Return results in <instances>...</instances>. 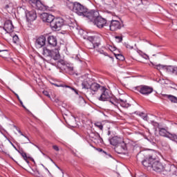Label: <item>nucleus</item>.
<instances>
[{
  "mask_svg": "<svg viewBox=\"0 0 177 177\" xmlns=\"http://www.w3.org/2000/svg\"><path fill=\"white\" fill-rule=\"evenodd\" d=\"M102 92L100 97H99V100H102V102H110L111 104H113V106H116L117 102L113 99V95L111 93H110V91L104 87H102Z\"/></svg>",
  "mask_w": 177,
  "mask_h": 177,
  "instance_id": "nucleus-1",
  "label": "nucleus"
},
{
  "mask_svg": "<svg viewBox=\"0 0 177 177\" xmlns=\"http://www.w3.org/2000/svg\"><path fill=\"white\" fill-rule=\"evenodd\" d=\"M134 92H139L143 96H149L151 93H153L154 88L152 86H147V85H140L138 86L134 87L133 88Z\"/></svg>",
  "mask_w": 177,
  "mask_h": 177,
  "instance_id": "nucleus-2",
  "label": "nucleus"
},
{
  "mask_svg": "<svg viewBox=\"0 0 177 177\" xmlns=\"http://www.w3.org/2000/svg\"><path fill=\"white\" fill-rule=\"evenodd\" d=\"M87 39L89 41L87 44L88 49L99 48V45H100V39L99 37L96 36H88Z\"/></svg>",
  "mask_w": 177,
  "mask_h": 177,
  "instance_id": "nucleus-3",
  "label": "nucleus"
},
{
  "mask_svg": "<svg viewBox=\"0 0 177 177\" xmlns=\"http://www.w3.org/2000/svg\"><path fill=\"white\" fill-rule=\"evenodd\" d=\"M159 135L160 136H163L164 138H167L170 140L177 143V134L171 133L164 128H159Z\"/></svg>",
  "mask_w": 177,
  "mask_h": 177,
  "instance_id": "nucleus-4",
  "label": "nucleus"
},
{
  "mask_svg": "<svg viewBox=\"0 0 177 177\" xmlns=\"http://www.w3.org/2000/svg\"><path fill=\"white\" fill-rule=\"evenodd\" d=\"M128 151V145L124 142V140L115 147V151L118 153V154H126Z\"/></svg>",
  "mask_w": 177,
  "mask_h": 177,
  "instance_id": "nucleus-5",
  "label": "nucleus"
},
{
  "mask_svg": "<svg viewBox=\"0 0 177 177\" xmlns=\"http://www.w3.org/2000/svg\"><path fill=\"white\" fill-rule=\"evenodd\" d=\"M63 26H64V19L61 17H58L54 18V20L51 22L50 27L53 30H60Z\"/></svg>",
  "mask_w": 177,
  "mask_h": 177,
  "instance_id": "nucleus-6",
  "label": "nucleus"
},
{
  "mask_svg": "<svg viewBox=\"0 0 177 177\" xmlns=\"http://www.w3.org/2000/svg\"><path fill=\"white\" fill-rule=\"evenodd\" d=\"M98 16H100L99 14V11L92 10H88V8L86 9L85 13L83 15V17H86V19H88L90 21H93V20L95 21V19H96Z\"/></svg>",
  "mask_w": 177,
  "mask_h": 177,
  "instance_id": "nucleus-7",
  "label": "nucleus"
},
{
  "mask_svg": "<svg viewBox=\"0 0 177 177\" xmlns=\"http://www.w3.org/2000/svg\"><path fill=\"white\" fill-rule=\"evenodd\" d=\"M86 8L85 6L82 5L81 3L78 2H75V9L73 12L75 13H77L79 16H84V14L86 12Z\"/></svg>",
  "mask_w": 177,
  "mask_h": 177,
  "instance_id": "nucleus-8",
  "label": "nucleus"
},
{
  "mask_svg": "<svg viewBox=\"0 0 177 177\" xmlns=\"http://www.w3.org/2000/svg\"><path fill=\"white\" fill-rule=\"evenodd\" d=\"M94 24L98 27V28H103L107 26V20L98 15L94 20Z\"/></svg>",
  "mask_w": 177,
  "mask_h": 177,
  "instance_id": "nucleus-9",
  "label": "nucleus"
},
{
  "mask_svg": "<svg viewBox=\"0 0 177 177\" xmlns=\"http://www.w3.org/2000/svg\"><path fill=\"white\" fill-rule=\"evenodd\" d=\"M156 160V157L154 156H149V158H147L142 161V164L145 168H152L153 162Z\"/></svg>",
  "mask_w": 177,
  "mask_h": 177,
  "instance_id": "nucleus-10",
  "label": "nucleus"
},
{
  "mask_svg": "<svg viewBox=\"0 0 177 177\" xmlns=\"http://www.w3.org/2000/svg\"><path fill=\"white\" fill-rule=\"evenodd\" d=\"M122 28V24L118 20H112L111 21V24L109 25V29L111 31H117V30H121Z\"/></svg>",
  "mask_w": 177,
  "mask_h": 177,
  "instance_id": "nucleus-11",
  "label": "nucleus"
},
{
  "mask_svg": "<svg viewBox=\"0 0 177 177\" xmlns=\"http://www.w3.org/2000/svg\"><path fill=\"white\" fill-rule=\"evenodd\" d=\"M152 169L156 172H162V171H164V166L162 165V163L156 160L155 158V160H153L152 163Z\"/></svg>",
  "mask_w": 177,
  "mask_h": 177,
  "instance_id": "nucleus-12",
  "label": "nucleus"
},
{
  "mask_svg": "<svg viewBox=\"0 0 177 177\" xmlns=\"http://www.w3.org/2000/svg\"><path fill=\"white\" fill-rule=\"evenodd\" d=\"M26 17L27 21L31 23V21H34L37 19V12H35V10L26 11Z\"/></svg>",
  "mask_w": 177,
  "mask_h": 177,
  "instance_id": "nucleus-13",
  "label": "nucleus"
},
{
  "mask_svg": "<svg viewBox=\"0 0 177 177\" xmlns=\"http://www.w3.org/2000/svg\"><path fill=\"white\" fill-rule=\"evenodd\" d=\"M30 2L33 3L38 10H46L48 9L47 6L39 0H30Z\"/></svg>",
  "mask_w": 177,
  "mask_h": 177,
  "instance_id": "nucleus-14",
  "label": "nucleus"
},
{
  "mask_svg": "<svg viewBox=\"0 0 177 177\" xmlns=\"http://www.w3.org/2000/svg\"><path fill=\"white\" fill-rule=\"evenodd\" d=\"M41 18L45 23H50V26H52L53 21L55 20L53 15L45 12L41 15Z\"/></svg>",
  "mask_w": 177,
  "mask_h": 177,
  "instance_id": "nucleus-15",
  "label": "nucleus"
},
{
  "mask_svg": "<svg viewBox=\"0 0 177 177\" xmlns=\"http://www.w3.org/2000/svg\"><path fill=\"white\" fill-rule=\"evenodd\" d=\"M46 44V37H45V36L44 35H41L36 39L35 46L36 48L39 49L43 46H45Z\"/></svg>",
  "mask_w": 177,
  "mask_h": 177,
  "instance_id": "nucleus-16",
  "label": "nucleus"
},
{
  "mask_svg": "<svg viewBox=\"0 0 177 177\" xmlns=\"http://www.w3.org/2000/svg\"><path fill=\"white\" fill-rule=\"evenodd\" d=\"M3 30H5L6 32H12L15 30V26L10 20H7L4 23Z\"/></svg>",
  "mask_w": 177,
  "mask_h": 177,
  "instance_id": "nucleus-17",
  "label": "nucleus"
},
{
  "mask_svg": "<svg viewBox=\"0 0 177 177\" xmlns=\"http://www.w3.org/2000/svg\"><path fill=\"white\" fill-rule=\"evenodd\" d=\"M158 68H164L166 70L167 73H172L173 74H176L177 75V67L172 66H164L162 65H158L157 66Z\"/></svg>",
  "mask_w": 177,
  "mask_h": 177,
  "instance_id": "nucleus-18",
  "label": "nucleus"
},
{
  "mask_svg": "<svg viewBox=\"0 0 177 177\" xmlns=\"http://www.w3.org/2000/svg\"><path fill=\"white\" fill-rule=\"evenodd\" d=\"M89 138L90 139H91V140H98L100 143H102L103 142V138L100 137V134H99V133L91 132L89 134Z\"/></svg>",
  "mask_w": 177,
  "mask_h": 177,
  "instance_id": "nucleus-19",
  "label": "nucleus"
},
{
  "mask_svg": "<svg viewBox=\"0 0 177 177\" xmlns=\"http://www.w3.org/2000/svg\"><path fill=\"white\" fill-rule=\"evenodd\" d=\"M121 142H122V138H119L118 136H115L109 139L110 145L115 146V147H117V145L121 143Z\"/></svg>",
  "mask_w": 177,
  "mask_h": 177,
  "instance_id": "nucleus-20",
  "label": "nucleus"
},
{
  "mask_svg": "<svg viewBox=\"0 0 177 177\" xmlns=\"http://www.w3.org/2000/svg\"><path fill=\"white\" fill-rule=\"evenodd\" d=\"M50 57H52L54 60H59L60 59V53H59V49L55 48L51 50V54Z\"/></svg>",
  "mask_w": 177,
  "mask_h": 177,
  "instance_id": "nucleus-21",
  "label": "nucleus"
},
{
  "mask_svg": "<svg viewBox=\"0 0 177 177\" xmlns=\"http://www.w3.org/2000/svg\"><path fill=\"white\" fill-rule=\"evenodd\" d=\"M47 41L50 46H56L57 45V39L55 36H49Z\"/></svg>",
  "mask_w": 177,
  "mask_h": 177,
  "instance_id": "nucleus-22",
  "label": "nucleus"
},
{
  "mask_svg": "<svg viewBox=\"0 0 177 177\" xmlns=\"http://www.w3.org/2000/svg\"><path fill=\"white\" fill-rule=\"evenodd\" d=\"M100 88L102 89V88H104V87L100 86V84H99L96 82L91 83V86H90V89L93 92H97V91H99V89H100Z\"/></svg>",
  "mask_w": 177,
  "mask_h": 177,
  "instance_id": "nucleus-23",
  "label": "nucleus"
},
{
  "mask_svg": "<svg viewBox=\"0 0 177 177\" xmlns=\"http://www.w3.org/2000/svg\"><path fill=\"white\" fill-rule=\"evenodd\" d=\"M118 103H119L120 104V106L122 107H124V109H128V107H129V106H131L129 104V103L127 102V100H122L121 98H119L118 100Z\"/></svg>",
  "mask_w": 177,
  "mask_h": 177,
  "instance_id": "nucleus-24",
  "label": "nucleus"
},
{
  "mask_svg": "<svg viewBox=\"0 0 177 177\" xmlns=\"http://www.w3.org/2000/svg\"><path fill=\"white\" fill-rule=\"evenodd\" d=\"M165 97L169 99L171 103H177V97L172 95H165Z\"/></svg>",
  "mask_w": 177,
  "mask_h": 177,
  "instance_id": "nucleus-25",
  "label": "nucleus"
},
{
  "mask_svg": "<svg viewBox=\"0 0 177 177\" xmlns=\"http://www.w3.org/2000/svg\"><path fill=\"white\" fill-rule=\"evenodd\" d=\"M52 50L44 48L43 49L42 55L44 56V57H50V54H51Z\"/></svg>",
  "mask_w": 177,
  "mask_h": 177,
  "instance_id": "nucleus-26",
  "label": "nucleus"
},
{
  "mask_svg": "<svg viewBox=\"0 0 177 177\" xmlns=\"http://www.w3.org/2000/svg\"><path fill=\"white\" fill-rule=\"evenodd\" d=\"M82 86L83 89H90L91 84L87 80H84L82 83Z\"/></svg>",
  "mask_w": 177,
  "mask_h": 177,
  "instance_id": "nucleus-27",
  "label": "nucleus"
},
{
  "mask_svg": "<svg viewBox=\"0 0 177 177\" xmlns=\"http://www.w3.org/2000/svg\"><path fill=\"white\" fill-rule=\"evenodd\" d=\"M18 153H19V154H21V157H23L24 160H26V158L31 159V157L27 156V153L26 152H24V151H23V149L19 150Z\"/></svg>",
  "mask_w": 177,
  "mask_h": 177,
  "instance_id": "nucleus-28",
  "label": "nucleus"
},
{
  "mask_svg": "<svg viewBox=\"0 0 177 177\" xmlns=\"http://www.w3.org/2000/svg\"><path fill=\"white\" fill-rule=\"evenodd\" d=\"M67 8L70 9V10H73L74 12V9L75 8V2H69L67 3Z\"/></svg>",
  "mask_w": 177,
  "mask_h": 177,
  "instance_id": "nucleus-29",
  "label": "nucleus"
},
{
  "mask_svg": "<svg viewBox=\"0 0 177 177\" xmlns=\"http://www.w3.org/2000/svg\"><path fill=\"white\" fill-rule=\"evenodd\" d=\"M0 56L1 57H6L8 56V50H0Z\"/></svg>",
  "mask_w": 177,
  "mask_h": 177,
  "instance_id": "nucleus-30",
  "label": "nucleus"
},
{
  "mask_svg": "<svg viewBox=\"0 0 177 177\" xmlns=\"http://www.w3.org/2000/svg\"><path fill=\"white\" fill-rule=\"evenodd\" d=\"M95 127L100 129V131H103V124L100 122H97L94 124Z\"/></svg>",
  "mask_w": 177,
  "mask_h": 177,
  "instance_id": "nucleus-31",
  "label": "nucleus"
},
{
  "mask_svg": "<svg viewBox=\"0 0 177 177\" xmlns=\"http://www.w3.org/2000/svg\"><path fill=\"white\" fill-rule=\"evenodd\" d=\"M34 176H37V177H44V176L42 174H41V173H39V171L36 170L34 171L33 173Z\"/></svg>",
  "mask_w": 177,
  "mask_h": 177,
  "instance_id": "nucleus-32",
  "label": "nucleus"
},
{
  "mask_svg": "<svg viewBox=\"0 0 177 177\" xmlns=\"http://www.w3.org/2000/svg\"><path fill=\"white\" fill-rule=\"evenodd\" d=\"M12 41L14 44H17V42H19V36H17V35H14L12 37Z\"/></svg>",
  "mask_w": 177,
  "mask_h": 177,
  "instance_id": "nucleus-33",
  "label": "nucleus"
},
{
  "mask_svg": "<svg viewBox=\"0 0 177 177\" xmlns=\"http://www.w3.org/2000/svg\"><path fill=\"white\" fill-rule=\"evenodd\" d=\"M115 39L116 42H118V44H120V42H122V36H115Z\"/></svg>",
  "mask_w": 177,
  "mask_h": 177,
  "instance_id": "nucleus-34",
  "label": "nucleus"
},
{
  "mask_svg": "<svg viewBox=\"0 0 177 177\" xmlns=\"http://www.w3.org/2000/svg\"><path fill=\"white\" fill-rule=\"evenodd\" d=\"M116 59H118V60H124V57H123L122 55L121 54H118L115 55Z\"/></svg>",
  "mask_w": 177,
  "mask_h": 177,
  "instance_id": "nucleus-35",
  "label": "nucleus"
},
{
  "mask_svg": "<svg viewBox=\"0 0 177 177\" xmlns=\"http://www.w3.org/2000/svg\"><path fill=\"white\" fill-rule=\"evenodd\" d=\"M63 86V87H64V88H70V89H72L73 91H74L75 92V93H76L77 95H78V91H77L75 88H72V87L70 86L64 85V86Z\"/></svg>",
  "mask_w": 177,
  "mask_h": 177,
  "instance_id": "nucleus-36",
  "label": "nucleus"
},
{
  "mask_svg": "<svg viewBox=\"0 0 177 177\" xmlns=\"http://www.w3.org/2000/svg\"><path fill=\"white\" fill-rule=\"evenodd\" d=\"M140 115L141 118L144 119L145 121H147V118H148L147 115H145V113H141L140 114Z\"/></svg>",
  "mask_w": 177,
  "mask_h": 177,
  "instance_id": "nucleus-37",
  "label": "nucleus"
},
{
  "mask_svg": "<svg viewBox=\"0 0 177 177\" xmlns=\"http://www.w3.org/2000/svg\"><path fill=\"white\" fill-rule=\"evenodd\" d=\"M99 52L101 55H104V56H109V54L107 53L104 52V50H100Z\"/></svg>",
  "mask_w": 177,
  "mask_h": 177,
  "instance_id": "nucleus-38",
  "label": "nucleus"
},
{
  "mask_svg": "<svg viewBox=\"0 0 177 177\" xmlns=\"http://www.w3.org/2000/svg\"><path fill=\"white\" fill-rule=\"evenodd\" d=\"M59 63H60V64H62V66H66V61L65 60L60 59L59 61Z\"/></svg>",
  "mask_w": 177,
  "mask_h": 177,
  "instance_id": "nucleus-39",
  "label": "nucleus"
},
{
  "mask_svg": "<svg viewBox=\"0 0 177 177\" xmlns=\"http://www.w3.org/2000/svg\"><path fill=\"white\" fill-rule=\"evenodd\" d=\"M97 151H100V153H104V154H107V153H106V151H103V149L102 148H97Z\"/></svg>",
  "mask_w": 177,
  "mask_h": 177,
  "instance_id": "nucleus-40",
  "label": "nucleus"
},
{
  "mask_svg": "<svg viewBox=\"0 0 177 177\" xmlns=\"http://www.w3.org/2000/svg\"><path fill=\"white\" fill-rule=\"evenodd\" d=\"M43 93L45 95V96H47V97H50V95H49L48 91H43Z\"/></svg>",
  "mask_w": 177,
  "mask_h": 177,
  "instance_id": "nucleus-41",
  "label": "nucleus"
},
{
  "mask_svg": "<svg viewBox=\"0 0 177 177\" xmlns=\"http://www.w3.org/2000/svg\"><path fill=\"white\" fill-rule=\"evenodd\" d=\"M53 149H54V150H55V151H59V147H57V145H53Z\"/></svg>",
  "mask_w": 177,
  "mask_h": 177,
  "instance_id": "nucleus-42",
  "label": "nucleus"
},
{
  "mask_svg": "<svg viewBox=\"0 0 177 177\" xmlns=\"http://www.w3.org/2000/svg\"><path fill=\"white\" fill-rule=\"evenodd\" d=\"M125 47H126L127 49H133V46H131L129 45V44H125Z\"/></svg>",
  "mask_w": 177,
  "mask_h": 177,
  "instance_id": "nucleus-43",
  "label": "nucleus"
},
{
  "mask_svg": "<svg viewBox=\"0 0 177 177\" xmlns=\"http://www.w3.org/2000/svg\"><path fill=\"white\" fill-rule=\"evenodd\" d=\"M10 144L12 145V146L14 147V149H15L17 151H19V149H17V148L16 147V146H15V145H13V142H10Z\"/></svg>",
  "mask_w": 177,
  "mask_h": 177,
  "instance_id": "nucleus-44",
  "label": "nucleus"
},
{
  "mask_svg": "<svg viewBox=\"0 0 177 177\" xmlns=\"http://www.w3.org/2000/svg\"><path fill=\"white\" fill-rule=\"evenodd\" d=\"M21 136H24V138H26V139H28V142H30V138H28V136L23 134V133H21Z\"/></svg>",
  "mask_w": 177,
  "mask_h": 177,
  "instance_id": "nucleus-45",
  "label": "nucleus"
},
{
  "mask_svg": "<svg viewBox=\"0 0 177 177\" xmlns=\"http://www.w3.org/2000/svg\"><path fill=\"white\" fill-rule=\"evenodd\" d=\"M108 133H107V136H110L111 135V131H110V128L108 129Z\"/></svg>",
  "mask_w": 177,
  "mask_h": 177,
  "instance_id": "nucleus-46",
  "label": "nucleus"
},
{
  "mask_svg": "<svg viewBox=\"0 0 177 177\" xmlns=\"http://www.w3.org/2000/svg\"><path fill=\"white\" fill-rule=\"evenodd\" d=\"M27 164H30V161H28V158H26V159H24Z\"/></svg>",
  "mask_w": 177,
  "mask_h": 177,
  "instance_id": "nucleus-47",
  "label": "nucleus"
},
{
  "mask_svg": "<svg viewBox=\"0 0 177 177\" xmlns=\"http://www.w3.org/2000/svg\"><path fill=\"white\" fill-rule=\"evenodd\" d=\"M82 99V102H83V103H85V100H84V98H81Z\"/></svg>",
  "mask_w": 177,
  "mask_h": 177,
  "instance_id": "nucleus-48",
  "label": "nucleus"
},
{
  "mask_svg": "<svg viewBox=\"0 0 177 177\" xmlns=\"http://www.w3.org/2000/svg\"><path fill=\"white\" fill-rule=\"evenodd\" d=\"M49 159L50 160V161H52V162H53V160H52V158H49Z\"/></svg>",
  "mask_w": 177,
  "mask_h": 177,
  "instance_id": "nucleus-49",
  "label": "nucleus"
},
{
  "mask_svg": "<svg viewBox=\"0 0 177 177\" xmlns=\"http://www.w3.org/2000/svg\"><path fill=\"white\" fill-rule=\"evenodd\" d=\"M15 95H16L17 99H19V95L17 94H15Z\"/></svg>",
  "mask_w": 177,
  "mask_h": 177,
  "instance_id": "nucleus-50",
  "label": "nucleus"
},
{
  "mask_svg": "<svg viewBox=\"0 0 177 177\" xmlns=\"http://www.w3.org/2000/svg\"><path fill=\"white\" fill-rule=\"evenodd\" d=\"M55 86H59V85H57V84H55Z\"/></svg>",
  "mask_w": 177,
  "mask_h": 177,
  "instance_id": "nucleus-51",
  "label": "nucleus"
},
{
  "mask_svg": "<svg viewBox=\"0 0 177 177\" xmlns=\"http://www.w3.org/2000/svg\"><path fill=\"white\" fill-rule=\"evenodd\" d=\"M19 133H21H21H21V131H19Z\"/></svg>",
  "mask_w": 177,
  "mask_h": 177,
  "instance_id": "nucleus-52",
  "label": "nucleus"
},
{
  "mask_svg": "<svg viewBox=\"0 0 177 177\" xmlns=\"http://www.w3.org/2000/svg\"><path fill=\"white\" fill-rule=\"evenodd\" d=\"M6 7H7V8H8V6H6Z\"/></svg>",
  "mask_w": 177,
  "mask_h": 177,
  "instance_id": "nucleus-53",
  "label": "nucleus"
},
{
  "mask_svg": "<svg viewBox=\"0 0 177 177\" xmlns=\"http://www.w3.org/2000/svg\"><path fill=\"white\" fill-rule=\"evenodd\" d=\"M176 5H177V4H176Z\"/></svg>",
  "mask_w": 177,
  "mask_h": 177,
  "instance_id": "nucleus-54",
  "label": "nucleus"
}]
</instances>
